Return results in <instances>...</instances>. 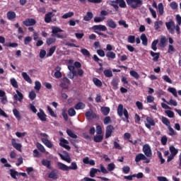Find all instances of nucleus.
Segmentation results:
<instances>
[{"instance_id": "nucleus-1", "label": "nucleus", "mask_w": 181, "mask_h": 181, "mask_svg": "<svg viewBox=\"0 0 181 181\" xmlns=\"http://www.w3.org/2000/svg\"><path fill=\"white\" fill-rule=\"evenodd\" d=\"M117 115L119 117H122L124 115L125 118H122L123 121H126V122H129V114L128 113V110L124 108L122 104H119L117 107Z\"/></svg>"}, {"instance_id": "nucleus-2", "label": "nucleus", "mask_w": 181, "mask_h": 181, "mask_svg": "<svg viewBox=\"0 0 181 181\" xmlns=\"http://www.w3.org/2000/svg\"><path fill=\"white\" fill-rule=\"evenodd\" d=\"M109 5L112 6L116 12H118V9H119V8H127V3H125V0L111 1Z\"/></svg>"}, {"instance_id": "nucleus-3", "label": "nucleus", "mask_w": 181, "mask_h": 181, "mask_svg": "<svg viewBox=\"0 0 181 181\" xmlns=\"http://www.w3.org/2000/svg\"><path fill=\"white\" fill-rule=\"evenodd\" d=\"M126 2L130 8L132 9H138L142 6V0H126Z\"/></svg>"}, {"instance_id": "nucleus-4", "label": "nucleus", "mask_w": 181, "mask_h": 181, "mask_svg": "<svg viewBox=\"0 0 181 181\" xmlns=\"http://www.w3.org/2000/svg\"><path fill=\"white\" fill-rule=\"evenodd\" d=\"M40 136L42 138L41 139L42 142L47 146V148H52L53 144H52V142L49 140V136L45 133H41Z\"/></svg>"}, {"instance_id": "nucleus-5", "label": "nucleus", "mask_w": 181, "mask_h": 181, "mask_svg": "<svg viewBox=\"0 0 181 181\" xmlns=\"http://www.w3.org/2000/svg\"><path fill=\"white\" fill-rule=\"evenodd\" d=\"M52 35H54V36H56V37H57L58 39H64V36L62 34H58L60 32H63V30H62L59 27H52Z\"/></svg>"}, {"instance_id": "nucleus-6", "label": "nucleus", "mask_w": 181, "mask_h": 181, "mask_svg": "<svg viewBox=\"0 0 181 181\" xmlns=\"http://www.w3.org/2000/svg\"><path fill=\"white\" fill-rule=\"evenodd\" d=\"M18 142H19V139H11L12 146L14 147V148L16 149V151H18V152H22V144Z\"/></svg>"}, {"instance_id": "nucleus-7", "label": "nucleus", "mask_w": 181, "mask_h": 181, "mask_svg": "<svg viewBox=\"0 0 181 181\" xmlns=\"http://www.w3.org/2000/svg\"><path fill=\"white\" fill-rule=\"evenodd\" d=\"M63 154L59 153V156H60L61 159L62 160H64L65 162H67V163H71V158L70 157V154L67 151H63Z\"/></svg>"}, {"instance_id": "nucleus-8", "label": "nucleus", "mask_w": 181, "mask_h": 181, "mask_svg": "<svg viewBox=\"0 0 181 181\" xmlns=\"http://www.w3.org/2000/svg\"><path fill=\"white\" fill-rule=\"evenodd\" d=\"M143 152L147 158H151L152 156V150L151 149V146L148 144H145L143 146Z\"/></svg>"}, {"instance_id": "nucleus-9", "label": "nucleus", "mask_w": 181, "mask_h": 181, "mask_svg": "<svg viewBox=\"0 0 181 181\" xmlns=\"http://www.w3.org/2000/svg\"><path fill=\"white\" fill-rule=\"evenodd\" d=\"M23 25H24V26H35V25H36V20L34 18H26L23 21Z\"/></svg>"}, {"instance_id": "nucleus-10", "label": "nucleus", "mask_w": 181, "mask_h": 181, "mask_svg": "<svg viewBox=\"0 0 181 181\" xmlns=\"http://www.w3.org/2000/svg\"><path fill=\"white\" fill-rule=\"evenodd\" d=\"M146 121H147V123H145V127H146L148 129H151V127H155L156 125L155 120H153L152 117H147Z\"/></svg>"}, {"instance_id": "nucleus-11", "label": "nucleus", "mask_w": 181, "mask_h": 181, "mask_svg": "<svg viewBox=\"0 0 181 181\" xmlns=\"http://www.w3.org/2000/svg\"><path fill=\"white\" fill-rule=\"evenodd\" d=\"M59 145H60V146H62V148H64L67 151H70V149H71L70 146H69V141H67L65 139L62 138L60 139Z\"/></svg>"}, {"instance_id": "nucleus-12", "label": "nucleus", "mask_w": 181, "mask_h": 181, "mask_svg": "<svg viewBox=\"0 0 181 181\" xmlns=\"http://www.w3.org/2000/svg\"><path fill=\"white\" fill-rule=\"evenodd\" d=\"M37 117L42 122L47 121V115H45V111L42 109H40V112L37 113Z\"/></svg>"}, {"instance_id": "nucleus-13", "label": "nucleus", "mask_w": 181, "mask_h": 181, "mask_svg": "<svg viewBox=\"0 0 181 181\" xmlns=\"http://www.w3.org/2000/svg\"><path fill=\"white\" fill-rule=\"evenodd\" d=\"M114 131V126L112 125H107L105 130V138H110L112 134Z\"/></svg>"}, {"instance_id": "nucleus-14", "label": "nucleus", "mask_w": 181, "mask_h": 181, "mask_svg": "<svg viewBox=\"0 0 181 181\" xmlns=\"http://www.w3.org/2000/svg\"><path fill=\"white\" fill-rule=\"evenodd\" d=\"M68 69L72 73V75L69 76V78L73 80V78H74V77H77V71H76L74 66L69 65V66H68Z\"/></svg>"}, {"instance_id": "nucleus-15", "label": "nucleus", "mask_w": 181, "mask_h": 181, "mask_svg": "<svg viewBox=\"0 0 181 181\" xmlns=\"http://www.w3.org/2000/svg\"><path fill=\"white\" fill-rule=\"evenodd\" d=\"M57 170H52L48 175L49 179H52V180H57L58 176H57Z\"/></svg>"}, {"instance_id": "nucleus-16", "label": "nucleus", "mask_w": 181, "mask_h": 181, "mask_svg": "<svg viewBox=\"0 0 181 181\" xmlns=\"http://www.w3.org/2000/svg\"><path fill=\"white\" fill-rule=\"evenodd\" d=\"M6 16L8 21H13L16 19V13H15V11H8Z\"/></svg>"}, {"instance_id": "nucleus-17", "label": "nucleus", "mask_w": 181, "mask_h": 181, "mask_svg": "<svg viewBox=\"0 0 181 181\" xmlns=\"http://www.w3.org/2000/svg\"><path fill=\"white\" fill-rule=\"evenodd\" d=\"M42 166H45L47 169L52 170V161L47 159H42L41 161Z\"/></svg>"}, {"instance_id": "nucleus-18", "label": "nucleus", "mask_w": 181, "mask_h": 181, "mask_svg": "<svg viewBox=\"0 0 181 181\" xmlns=\"http://www.w3.org/2000/svg\"><path fill=\"white\" fill-rule=\"evenodd\" d=\"M107 26L110 28L111 29H116L117 28V23L114 21L112 18H109L107 21Z\"/></svg>"}, {"instance_id": "nucleus-19", "label": "nucleus", "mask_w": 181, "mask_h": 181, "mask_svg": "<svg viewBox=\"0 0 181 181\" xmlns=\"http://www.w3.org/2000/svg\"><path fill=\"white\" fill-rule=\"evenodd\" d=\"M16 93L17 94L13 95L14 100H16V101H22L23 100V94H22V93H21L18 90H16Z\"/></svg>"}, {"instance_id": "nucleus-20", "label": "nucleus", "mask_w": 181, "mask_h": 181, "mask_svg": "<svg viewBox=\"0 0 181 181\" xmlns=\"http://www.w3.org/2000/svg\"><path fill=\"white\" fill-rule=\"evenodd\" d=\"M54 16L53 12H49L45 16V23H50L52 22V18Z\"/></svg>"}, {"instance_id": "nucleus-21", "label": "nucleus", "mask_w": 181, "mask_h": 181, "mask_svg": "<svg viewBox=\"0 0 181 181\" xmlns=\"http://www.w3.org/2000/svg\"><path fill=\"white\" fill-rule=\"evenodd\" d=\"M165 26L168 30L170 32V33H173V29L175 28V22L173 21L166 22Z\"/></svg>"}, {"instance_id": "nucleus-22", "label": "nucleus", "mask_w": 181, "mask_h": 181, "mask_svg": "<svg viewBox=\"0 0 181 181\" xmlns=\"http://www.w3.org/2000/svg\"><path fill=\"white\" fill-rule=\"evenodd\" d=\"M93 30H100L101 32H105L107 27L103 25H96L92 27Z\"/></svg>"}, {"instance_id": "nucleus-23", "label": "nucleus", "mask_w": 181, "mask_h": 181, "mask_svg": "<svg viewBox=\"0 0 181 181\" xmlns=\"http://www.w3.org/2000/svg\"><path fill=\"white\" fill-rule=\"evenodd\" d=\"M118 83H119V79L118 78H114L111 81V85L112 86L113 90H118Z\"/></svg>"}, {"instance_id": "nucleus-24", "label": "nucleus", "mask_w": 181, "mask_h": 181, "mask_svg": "<svg viewBox=\"0 0 181 181\" xmlns=\"http://www.w3.org/2000/svg\"><path fill=\"white\" fill-rule=\"evenodd\" d=\"M158 45L160 47H166V45H168V40H166V37H161Z\"/></svg>"}, {"instance_id": "nucleus-25", "label": "nucleus", "mask_w": 181, "mask_h": 181, "mask_svg": "<svg viewBox=\"0 0 181 181\" xmlns=\"http://www.w3.org/2000/svg\"><path fill=\"white\" fill-rule=\"evenodd\" d=\"M60 70H62V68L60 66H57L55 68L56 71L54 74L55 78H62L63 75L62 74V72L60 71Z\"/></svg>"}, {"instance_id": "nucleus-26", "label": "nucleus", "mask_w": 181, "mask_h": 181, "mask_svg": "<svg viewBox=\"0 0 181 181\" xmlns=\"http://www.w3.org/2000/svg\"><path fill=\"white\" fill-rule=\"evenodd\" d=\"M151 56L153 57V62H158L159 60V57L160 56V53L159 52H154L153 51L150 52Z\"/></svg>"}, {"instance_id": "nucleus-27", "label": "nucleus", "mask_w": 181, "mask_h": 181, "mask_svg": "<svg viewBox=\"0 0 181 181\" xmlns=\"http://www.w3.org/2000/svg\"><path fill=\"white\" fill-rule=\"evenodd\" d=\"M145 159H146V156H145V155L139 153L136 156L135 162L138 163V162H141V160H145Z\"/></svg>"}, {"instance_id": "nucleus-28", "label": "nucleus", "mask_w": 181, "mask_h": 181, "mask_svg": "<svg viewBox=\"0 0 181 181\" xmlns=\"http://www.w3.org/2000/svg\"><path fill=\"white\" fill-rule=\"evenodd\" d=\"M57 166L60 170L69 171V166L66 165L63 163L58 162Z\"/></svg>"}, {"instance_id": "nucleus-29", "label": "nucleus", "mask_w": 181, "mask_h": 181, "mask_svg": "<svg viewBox=\"0 0 181 181\" xmlns=\"http://www.w3.org/2000/svg\"><path fill=\"white\" fill-rule=\"evenodd\" d=\"M94 15L88 11L86 13V15L83 17V21H85L86 22H88L90 21H91L93 18Z\"/></svg>"}, {"instance_id": "nucleus-30", "label": "nucleus", "mask_w": 181, "mask_h": 181, "mask_svg": "<svg viewBox=\"0 0 181 181\" xmlns=\"http://www.w3.org/2000/svg\"><path fill=\"white\" fill-rule=\"evenodd\" d=\"M22 77L23 78V79L27 81V83H29L30 84H32V79L30 78V76H29V75H28V74L26 72H23L21 74Z\"/></svg>"}, {"instance_id": "nucleus-31", "label": "nucleus", "mask_w": 181, "mask_h": 181, "mask_svg": "<svg viewBox=\"0 0 181 181\" xmlns=\"http://www.w3.org/2000/svg\"><path fill=\"white\" fill-rule=\"evenodd\" d=\"M86 108V104L82 102H78L75 105V110H84Z\"/></svg>"}, {"instance_id": "nucleus-32", "label": "nucleus", "mask_w": 181, "mask_h": 181, "mask_svg": "<svg viewBox=\"0 0 181 181\" xmlns=\"http://www.w3.org/2000/svg\"><path fill=\"white\" fill-rule=\"evenodd\" d=\"M10 83L13 87V88H19V85H18V81H16V79L15 78H11L10 79Z\"/></svg>"}, {"instance_id": "nucleus-33", "label": "nucleus", "mask_w": 181, "mask_h": 181, "mask_svg": "<svg viewBox=\"0 0 181 181\" xmlns=\"http://www.w3.org/2000/svg\"><path fill=\"white\" fill-rule=\"evenodd\" d=\"M141 42H142V45L144 46H148V37H146V35L141 34Z\"/></svg>"}, {"instance_id": "nucleus-34", "label": "nucleus", "mask_w": 181, "mask_h": 181, "mask_svg": "<svg viewBox=\"0 0 181 181\" xmlns=\"http://www.w3.org/2000/svg\"><path fill=\"white\" fill-rule=\"evenodd\" d=\"M104 139V136L101 134L96 135L93 137L94 142L100 143Z\"/></svg>"}, {"instance_id": "nucleus-35", "label": "nucleus", "mask_w": 181, "mask_h": 181, "mask_svg": "<svg viewBox=\"0 0 181 181\" xmlns=\"http://www.w3.org/2000/svg\"><path fill=\"white\" fill-rule=\"evenodd\" d=\"M93 60H94V62L98 63L100 67H103V60L100 59V58H98L97 55L95 54L93 55Z\"/></svg>"}, {"instance_id": "nucleus-36", "label": "nucleus", "mask_w": 181, "mask_h": 181, "mask_svg": "<svg viewBox=\"0 0 181 181\" xmlns=\"http://www.w3.org/2000/svg\"><path fill=\"white\" fill-rule=\"evenodd\" d=\"M10 175L13 179H18V177H16V176H19V173H18V171H16L13 169H11Z\"/></svg>"}, {"instance_id": "nucleus-37", "label": "nucleus", "mask_w": 181, "mask_h": 181, "mask_svg": "<svg viewBox=\"0 0 181 181\" xmlns=\"http://www.w3.org/2000/svg\"><path fill=\"white\" fill-rule=\"evenodd\" d=\"M77 169H78V167L76 162H72L71 165L68 166V170H77Z\"/></svg>"}, {"instance_id": "nucleus-38", "label": "nucleus", "mask_w": 181, "mask_h": 181, "mask_svg": "<svg viewBox=\"0 0 181 181\" xmlns=\"http://www.w3.org/2000/svg\"><path fill=\"white\" fill-rule=\"evenodd\" d=\"M101 112H103V115H108L110 114V109L108 107H102Z\"/></svg>"}, {"instance_id": "nucleus-39", "label": "nucleus", "mask_w": 181, "mask_h": 181, "mask_svg": "<svg viewBox=\"0 0 181 181\" xmlns=\"http://www.w3.org/2000/svg\"><path fill=\"white\" fill-rule=\"evenodd\" d=\"M93 81L96 87H103V82H101L98 78H93Z\"/></svg>"}, {"instance_id": "nucleus-40", "label": "nucleus", "mask_w": 181, "mask_h": 181, "mask_svg": "<svg viewBox=\"0 0 181 181\" xmlns=\"http://www.w3.org/2000/svg\"><path fill=\"white\" fill-rule=\"evenodd\" d=\"M103 74L105 77H107L109 78L112 77V71H111V69H105Z\"/></svg>"}, {"instance_id": "nucleus-41", "label": "nucleus", "mask_w": 181, "mask_h": 181, "mask_svg": "<svg viewBox=\"0 0 181 181\" xmlns=\"http://www.w3.org/2000/svg\"><path fill=\"white\" fill-rule=\"evenodd\" d=\"M54 52H56V46H53L51 48H49V52L47 54V57H52Z\"/></svg>"}, {"instance_id": "nucleus-42", "label": "nucleus", "mask_w": 181, "mask_h": 181, "mask_svg": "<svg viewBox=\"0 0 181 181\" xmlns=\"http://www.w3.org/2000/svg\"><path fill=\"white\" fill-rule=\"evenodd\" d=\"M81 53H82V54L84 55L86 57H90V56H91V54H90V51L86 48H83L82 49H81Z\"/></svg>"}, {"instance_id": "nucleus-43", "label": "nucleus", "mask_w": 181, "mask_h": 181, "mask_svg": "<svg viewBox=\"0 0 181 181\" xmlns=\"http://www.w3.org/2000/svg\"><path fill=\"white\" fill-rule=\"evenodd\" d=\"M129 74L130 76H132V77H134V78H136V80H138L139 78V74H138L136 71L132 70L130 71Z\"/></svg>"}, {"instance_id": "nucleus-44", "label": "nucleus", "mask_w": 181, "mask_h": 181, "mask_svg": "<svg viewBox=\"0 0 181 181\" xmlns=\"http://www.w3.org/2000/svg\"><path fill=\"white\" fill-rule=\"evenodd\" d=\"M158 43H159V40H153L152 44H151V49L154 52H156V50H158V47H156Z\"/></svg>"}, {"instance_id": "nucleus-45", "label": "nucleus", "mask_w": 181, "mask_h": 181, "mask_svg": "<svg viewBox=\"0 0 181 181\" xmlns=\"http://www.w3.org/2000/svg\"><path fill=\"white\" fill-rule=\"evenodd\" d=\"M163 101H165V103H166V104H168V105H173L174 107H177V102H176V100H173V99H170L169 102L165 100V99H163Z\"/></svg>"}, {"instance_id": "nucleus-46", "label": "nucleus", "mask_w": 181, "mask_h": 181, "mask_svg": "<svg viewBox=\"0 0 181 181\" xmlns=\"http://www.w3.org/2000/svg\"><path fill=\"white\" fill-rule=\"evenodd\" d=\"M66 134L67 135H69V136H70L71 138H74V139H77L78 136H76V134H74L73 132V131L70 130V129H67L66 130Z\"/></svg>"}, {"instance_id": "nucleus-47", "label": "nucleus", "mask_w": 181, "mask_h": 181, "mask_svg": "<svg viewBox=\"0 0 181 181\" xmlns=\"http://www.w3.org/2000/svg\"><path fill=\"white\" fill-rule=\"evenodd\" d=\"M170 152L171 155L175 156L177 155L178 151H177V149H176V148H175V146H170Z\"/></svg>"}, {"instance_id": "nucleus-48", "label": "nucleus", "mask_w": 181, "mask_h": 181, "mask_svg": "<svg viewBox=\"0 0 181 181\" xmlns=\"http://www.w3.org/2000/svg\"><path fill=\"white\" fill-rule=\"evenodd\" d=\"M158 9L159 15L160 16L163 15V13H164L163 4L162 3L158 4Z\"/></svg>"}, {"instance_id": "nucleus-49", "label": "nucleus", "mask_w": 181, "mask_h": 181, "mask_svg": "<svg viewBox=\"0 0 181 181\" xmlns=\"http://www.w3.org/2000/svg\"><path fill=\"white\" fill-rule=\"evenodd\" d=\"M161 121L163 124H164V125H166V127L170 126V121H169V119H168V117H163Z\"/></svg>"}, {"instance_id": "nucleus-50", "label": "nucleus", "mask_w": 181, "mask_h": 181, "mask_svg": "<svg viewBox=\"0 0 181 181\" xmlns=\"http://www.w3.org/2000/svg\"><path fill=\"white\" fill-rule=\"evenodd\" d=\"M163 25V22L162 21H155L154 23V28L156 30H158L160 26Z\"/></svg>"}, {"instance_id": "nucleus-51", "label": "nucleus", "mask_w": 181, "mask_h": 181, "mask_svg": "<svg viewBox=\"0 0 181 181\" xmlns=\"http://www.w3.org/2000/svg\"><path fill=\"white\" fill-rule=\"evenodd\" d=\"M98 172H100V171L97 168L90 169V177H95V173H97Z\"/></svg>"}, {"instance_id": "nucleus-52", "label": "nucleus", "mask_w": 181, "mask_h": 181, "mask_svg": "<svg viewBox=\"0 0 181 181\" xmlns=\"http://www.w3.org/2000/svg\"><path fill=\"white\" fill-rule=\"evenodd\" d=\"M72 16H74V12H68V13H66L65 14H64L62 16V19H67L69 18H71Z\"/></svg>"}, {"instance_id": "nucleus-53", "label": "nucleus", "mask_w": 181, "mask_h": 181, "mask_svg": "<svg viewBox=\"0 0 181 181\" xmlns=\"http://www.w3.org/2000/svg\"><path fill=\"white\" fill-rule=\"evenodd\" d=\"M13 113L14 117H16V118L19 121L21 119V113H19V110L17 109H13Z\"/></svg>"}, {"instance_id": "nucleus-54", "label": "nucleus", "mask_w": 181, "mask_h": 181, "mask_svg": "<svg viewBox=\"0 0 181 181\" xmlns=\"http://www.w3.org/2000/svg\"><path fill=\"white\" fill-rule=\"evenodd\" d=\"M55 42H56V38H53V37H49L46 40V43L47 46H50V45H53V43H55Z\"/></svg>"}, {"instance_id": "nucleus-55", "label": "nucleus", "mask_w": 181, "mask_h": 181, "mask_svg": "<svg viewBox=\"0 0 181 181\" xmlns=\"http://www.w3.org/2000/svg\"><path fill=\"white\" fill-rule=\"evenodd\" d=\"M106 57H107L108 59H115V57H117V55L114 52H108L107 53H106Z\"/></svg>"}, {"instance_id": "nucleus-56", "label": "nucleus", "mask_w": 181, "mask_h": 181, "mask_svg": "<svg viewBox=\"0 0 181 181\" xmlns=\"http://www.w3.org/2000/svg\"><path fill=\"white\" fill-rule=\"evenodd\" d=\"M118 23H119V26H124V28H125L126 29L129 27V25L128 24H127V21H125L124 20L119 21Z\"/></svg>"}, {"instance_id": "nucleus-57", "label": "nucleus", "mask_w": 181, "mask_h": 181, "mask_svg": "<svg viewBox=\"0 0 181 181\" xmlns=\"http://www.w3.org/2000/svg\"><path fill=\"white\" fill-rule=\"evenodd\" d=\"M47 111L51 117H53L54 118H56V117H57V115L54 114V111H53L50 106H47Z\"/></svg>"}, {"instance_id": "nucleus-58", "label": "nucleus", "mask_w": 181, "mask_h": 181, "mask_svg": "<svg viewBox=\"0 0 181 181\" xmlns=\"http://www.w3.org/2000/svg\"><path fill=\"white\" fill-rule=\"evenodd\" d=\"M169 93H171L174 95V97H177V91L175 88H168Z\"/></svg>"}, {"instance_id": "nucleus-59", "label": "nucleus", "mask_w": 181, "mask_h": 181, "mask_svg": "<svg viewBox=\"0 0 181 181\" xmlns=\"http://www.w3.org/2000/svg\"><path fill=\"white\" fill-rule=\"evenodd\" d=\"M68 114L69 117H74L76 115V110L73 107H70L68 110Z\"/></svg>"}, {"instance_id": "nucleus-60", "label": "nucleus", "mask_w": 181, "mask_h": 181, "mask_svg": "<svg viewBox=\"0 0 181 181\" xmlns=\"http://www.w3.org/2000/svg\"><path fill=\"white\" fill-rule=\"evenodd\" d=\"M29 98L30 100H31V101H33V100L36 98V93L35 92V90H32L31 92H30Z\"/></svg>"}, {"instance_id": "nucleus-61", "label": "nucleus", "mask_w": 181, "mask_h": 181, "mask_svg": "<svg viewBox=\"0 0 181 181\" xmlns=\"http://www.w3.org/2000/svg\"><path fill=\"white\" fill-rule=\"evenodd\" d=\"M163 80L165 81V83H168L169 84H172V79L168 75H164L163 76Z\"/></svg>"}, {"instance_id": "nucleus-62", "label": "nucleus", "mask_w": 181, "mask_h": 181, "mask_svg": "<svg viewBox=\"0 0 181 181\" xmlns=\"http://www.w3.org/2000/svg\"><path fill=\"white\" fill-rule=\"evenodd\" d=\"M105 19V17H95L94 22L95 23H100V22H103Z\"/></svg>"}, {"instance_id": "nucleus-63", "label": "nucleus", "mask_w": 181, "mask_h": 181, "mask_svg": "<svg viewBox=\"0 0 181 181\" xmlns=\"http://www.w3.org/2000/svg\"><path fill=\"white\" fill-rule=\"evenodd\" d=\"M170 6L172 9H173L174 11L177 9V7L179 6L177 5V3H176V1H173L170 4Z\"/></svg>"}, {"instance_id": "nucleus-64", "label": "nucleus", "mask_w": 181, "mask_h": 181, "mask_svg": "<svg viewBox=\"0 0 181 181\" xmlns=\"http://www.w3.org/2000/svg\"><path fill=\"white\" fill-rule=\"evenodd\" d=\"M129 43H134L135 42V35H129L127 38Z\"/></svg>"}]
</instances>
